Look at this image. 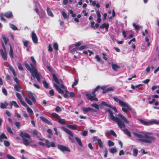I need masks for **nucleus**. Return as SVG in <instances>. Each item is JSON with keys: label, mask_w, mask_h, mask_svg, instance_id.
<instances>
[{"label": "nucleus", "mask_w": 159, "mask_h": 159, "mask_svg": "<svg viewBox=\"0 0 159 159\" xmlns=\"http://www.w3.org/2000/svg\"><path fill=\"white\" fill-rule=\"evenodd\" d=\"M101 106H105L109 107H111V106L108 102L104 101L102 102L101 103Z\"/></svg>", "instance_id": "obj_20"}, {"label": "nucleus", "mask_w": 159, "mask_h": 159, "mask_svg": "<svg viewBox=\"0 0 159 159\" xmlns=\"http://www.w3.org/2000/svg\"><path fill=\"white\" fill-rule=\"evenodd\" d=\"M55 111L57 112H59L61 111V108L59 106H57L55 109Z\"/></svg>", "instance_id": "obj_60"}, {"label": "nucleus", "mask_w": 159, "mask_h": 159, "mask_svg": "<svg viewBox=\"0 0 159 159\" xmlns=\"http://www.w3.org/2000/svg\"><path fill=\"white\" fill-rule=\"evenodd\" d=\"M112 69L115 71H116L118 69L120 68V66L116 64L113 63H111Z\"/></svg>", "instance_id": "obj_18"}, {"label": "nucleus", "mask_w": 159, "mask_h": 159, "mask_svg": "<svg viewBox=\"0 0 159 159\" xmlns=\"http://www.w3.org/2000/svg\"><path fill=\"white\" fill-rule=\"evenodd\" d=\"M109 25L108 24H106V23H104L100 26V28L101 29H102L105 28L106 30H107L109 28Z\"/></svg>", "instance_id": "obj_21"}, {"label": "nucleus", "mask_w": 159, "mask_h": 159, "mask_svg": "<svg viewBox=\"0 0 159 159\" xmlns=\"http://www.w3.org/2000/svg\"><path fill=\"white\" fill-rule=\"evenodd\" d=\"M31 38L33 42L34 43H38V38L36 34L34 32H32L31 34Z\"/></svg>", "instance_id": "obj_11"}, {"label": "nucleus", "mask_w": 159, "mask_h": 159, "mask_svg": "<svg viewBox=\"0 0 159 159\" xmlns=\"http://www.w3.org/2000/svg\"><path fill=\"white\" fill-rule=\"evenodd\" d=\"M23 143L26 146H28L30 144V142H32V141H29L28 140L25 139V138L23 139Z\"/></svg>", "instance_id": "obj_26"}, {"label": "nucleus", "mask_w": 159, "mask_h": 159, "mask_svg": "<svg viewBox=\"0 0 159 159\" xmlns=\"http://www.w3.org/2000/svg\"><path fill=\"white\" fill-rule=\"evenodd\" d=\"M75 139L76 141L77 142L78 144L80 146L82 147L83 145L80 139L78 137H75Z\"/></svg>", "instance_id": "obj_29"}, {"label": "nucleus", "mask_w": 159, "mask_h": 159, "mask_svg": "<svg viewBox=\"0 0 159 159\" xmlns=\"http://www.w3.org/2000/svg\"><path fill=\"white\" fill-rule=\"evenodd\" d=\"M16 95L17 97V98L19 99L20 101L22 99V98L20 94L18 93H16Z\"/></svg>", "instance_id": "obj_43"}, {"label": "nucleus", "mask_w": 159, "mask_h": 159, "mask_svg": "<svg viewBox=\"0 0 159 159\" xmlns=\"http://www.w3.org/2000/svg\"><path fill=\"white\" fill-rule=\"evenodd\" d=\"M43 84L44 87L46 88H48V83L45 80H44L43 82Z\"/></svg>", "instance_id": "obj_54"}, {"label": "nucleus", "mask_w": 159, "mask_h": 159, "mask_svg": "<svg viewBox=\"0 0 159 159\" xmlns=\"http://www.w3.org/2000/svg\"><path fill=\"white\" fill-rule=\"evenodd\" d=\"M117 150L115 148H112L110 149V152L111 153H114L117 152Z\"/></svg>", "instance_id": "obj_48"}, {"label": "nucleus", "mask_w": 159, "mask_h": 159, "mask_svg": "<svg viewBox=\"0 0 159 159\" xmlns=\"http://www.w3.org/2000/svg\"><path fill=\"white\" fill-rule=\"evenodd\" d=\"M92 109L91 107H83L82 108V110L83 111L85 112H87L90 111H91Z\"/></svg>", "instance_id": "obj_38"}, {"label": "nucleus", "mask_w": 159, "mask_h": 159, "mask_svg": "<svg viewBox=\"0 0 159 159\" xmlns=\"http://www.w3.org/2000/svg\"><path fill=\"white\" fill-rule=\"evenodd\" d=\"M78 83V79H77L73 83V84L72 85V87L74 88L75 86Z\"/></svg>", "instance_id": "obj_55"}, {"label": "nucleus", "mask_w": 159, "mask_h": 159, "mask_svg": "<svg viewBox=\"0 0 159 159\" xmlns=\"http://www.w3.org/2000/svg\"><path fill=\"white\" fill-rule=\"evenodd\" d=\"M40 118L42 121L48 125H52L51 122L45 118L43 116H40Z\"/></svg>", "instance_id": "obj_17"}, {"label": "nucleus", "mask_w": 159, "mask_h": 159, "mask_svg": "<svg viewBox=\"0 0 159 159\" xmlns=\"http://www.w3.org/2000/svg\"><path fill=\"white\" fill-rule=\"evenodd\" d=\"M82 43L81 42H79L77 43H76L75 44V46L77 47H78L80 46Z\"/></svg>", "instance_id": "obj_64"}, {"label": "nucleus", "mask_w": 159, "mask_h": 159, "mask_svg": "<svg viewBox=\"0 0 159 159\" xmlns=\"http://www.w3.org/2000/svg\"><path fill=\"white\" fill-rule=\"evenodd\" d=\"M133 25L134 28L137 30H139L142 27L141 26L136 25L135 23H133Z\"/></svg>", "instance_id": "obj_36"}, {"label": "nucleus", "mask_w": 159, "mask_h": 159, "mask_svg": "<svg viewBox=\"0 0 159 159\" xmlns=\"http://www.w3.org/2000/svg\"><path fill=\"white\" fill-rule=\"evenodd\" d=\"M20 101L21 104L25 107H27L28 106V105L26 104V103L23 101L22 99L20 100Z\"/></svg>", "instance_id": "obj_46"}, {"label": "nucleus", "mask_w": 159, "mask_h": 159, "mask_svg": "<svg viewBox=\"0 0 159 159\" xmlns=\"http://www.w3.org/2000/svg\"><path fill=\"white\" fill-rule=\"evenodd\" d=\"M98 142L100 148H102L103 147V143L101 140L100 139H98Z\"/></svg>", "instance_id": "obj_39"}, {"label": "nucleus", "mask_w": 159, "mask_h": 159, "mask_svg": "<svg viewBox=\"0 0 159 159\" xmlns=\"http://www.w3.org/2000/svg\"><path fill=\"white\" fill-rule=\"evenodd\" d=\"M52 77L54 81L57 84H58L60 86V87H59L57 84H54V86L55 88L56 89L59 93L63 94L64 98H68L69 96L68 94L69 93V92L67 89H66L65 90V93H64L63 91L61 89V88L63 89H65V87L62 84V80H58L56 76L54 74H52Z\"/></svg>", "instance_id": "obj_3"}, {"label": "nucleus", "mask_w": 159, "mask_h": 159, "mask_svg": "<svg viewBox=\"0 0 159 159\" xmlns=\"http://www.w3.org/2000/svg\"><path fill=\"white\" fill-rule=\"evenodd\" d=\"M107 111L109 112V115L111 119L113 121L115 122L117 124L118 126L120 129H121L125 127V125L124 122L127 124L129 123V121L123 115L120 114H119L118 116L121 120H123V121L120 120V119L117 117L114 116L112 112L110 110L107 109Z\"/></svg>", "instance_id": "obj_2"}, {"label": "nucleus", "mask_w": 159, "mask_h": 159, "mask_svg": "<svg viewBox=\"0 0 159 159\" xmlns=\"http://www.w3.org/2000/svg\"><path fill=\"white\" fill-rule=\"evenodd\" d=\"M9 55L12 58H14L13 51L11 45L10 44V52H9Z\"/></svg>", "instance_id": "obj_24"}, {"label": "nucleus", "mask_w": 159, "mask_h": 159, "mask_svg": "<svg viewBox=\"0 0 159 159\" xmlns=\"http://www.w3.org/2000/svg\"><path fill=\"white\" fill-rule=\"evenodd\" d=\"M67 126L70 129L74 130H76V128L72 125H68Z\"/></svg>", "instance_id": "obj_57"}, {"label": "nucleus", "mask_w": 159, "mask_h": 159, "mask_svg": "<svg viewBox=\"0 0 159 159\" xmlns=\"http://www.w3.org/2000/svg\"><path fill=\"white\" fill-rule=\"evenodd\" d=\"M28 95L29 98L33 102L35 103L36 100L34 96V94H33L32 92L29 91L28 92Z\"/></svg>", "instance_id": "obj_10"}, {"label": "nucleus", "mask_w": 159, "mask_h": 159, "mask_svg": "<svg viewBox=\"0 0 159 159\" xmlns=\"http://www.w3.org/2000/svg\"><path fill=\"white\" fill-rule=\"evenodd\" d=\"M7 139V137L5 135V134L2 133L0 135V142H2V139Z\"/></svg>", "instance_id": "obj_31"}, {"label": "nucleus", "mask_w": 159, "mask_h": 159, "mask_svg": "<svg viewBox=\"0 0 159 159\" xmlns=\"http://www.w3.org/2000/svg\"><path fill=\"white\" fill-rule=\"evenodd\" d=\"M108 144L109 146H113L114 145V143L111 140H108Z\"/></svg>", "instance_id": "obj_52"}, {"label": "nucleus", "mask_w": 159, "mask_h": 159, "mask_svg": "<svg viewBox=\"0 0 159 159\" xmlns=\"http://www.w3.org/2000/svg\"><path fill=\"white\" fill-rule=\"evenodd\" d=\"M8 105V104L6 102H5L4 103H1L0 107L2 109H5L7 108V106Z\"/></svg>", "instance_id": "obj_25"}, {"label": "nucleus", "mask_w": 159, "mask_h": 159, "mask_svg": "<svg viewBox=\"0 0 159 159\" xmlns=\"http://www.w3.org/2000/svg\"><path fill=\"white\" fill-rule=\"evenodd\" d=\"M133 134L134 136L138 138L139 141L146 143H151L155 139V137L151 133L141 132L138 133L134 132Z\"/></svg>", "instance_id": "obj_1"}, {"label": "nucleus", "mask_w": 159, "mask_h": 159, "mask_svg": "<svg viewBox=\"0 0 159 159\" xmlns=\"http://www.w3.org/2000/svg\"><path fill=\"white\" fill-rule=\"evenodd\" d=\"M31 60L34 65H33L34 66V67H35L34 66H36V62L34 57H31Z\"/></svg>", "instance_id": "obj_50"}, {"label": "nucleus", "mask_w": 159, "mask_h": 159, "mask_svg": "<svg viewBox=\"0 0 159 159\" xmlns=\"http://www.w3.org/2000/svg\"><path fill=\"white\" fill-rule=\"evenodd\" d=\"M20 135L21 137L23 138H30V136L27 133H24L22 131H20Z\"/></svg>", "instance_id": "obj_12"}, {"label": "nucleus", "mask_w": 159, "mask_h": 159, "mask_svg": "<svg viewBox=\"0 0 159 159\" xmlns=\"http://www.w3.org/2000/svg\"><path fill=\"white\" fill-rule=\"evenodd\" d=\"M127 104L128 106V107H126V106H122V107L121 108L122 110L124 112L126 113L127 112V110L128 109L129 110H131V108L130 107L128 103H127Z\"/></svg>", "instance_id": "obj_19"}, {"label": "nucleus", "mask_w": 159, "mask_h": 159, "mask_svg": "<svg viewBox=\"0 0 159 159\" xmlns=\"http://www.w3.org/2000/svg\"><path fill=\"white\" fill-rule=\"evenodd\" d=\"M12 13L11 11H8L4 14V16L7 18H10L12 16Z\"/></svg>", "instance_id": "obj_22"}, {"label": "nucleus", "mask_w": 159, "mask_h": 159, "mask_svg": "<svg viewBox=\"0 0 159 159\" xmlns=\"http://www.w3.org/2000/svg\"><path fill=\"white\" fill-rule=\"evenodd\" d=\"M7 157L8 159H16L10 155H7Z\"/></svg>", "instance_id": "obj_61"}, {"label": "nucleus", "mask_w": 159, "mask_h": 159, "mask_svg": "<svg viewBox=\"0 0 159 159\" xmlns=\"http://www.w3.org/2000/svg\"><path fill=\"white\" fill-rule=\"evenodd\" d=\"M7 129L8 132L11 134H13V133L12 131L11 128L8 126H7Z\"/></svg>", "instance_id": "obj_45"}, {"label": "nucleus", "mask_w": 159, "mask_h": 159, "mask_svg": "<svg viewBox=\"0 0 159 159\" xmlns=\"http://www.w3.org/2000/svg\"><path fill=\"white\" fill-rule=\"evenodd\" d=\"M23 43L24 46L25 47H27L29 44V41L26 40H23Z\"/></svg>", "instance_id": "obj_49"}, {"label": "nucleus", "mask_w": 159, "mask_h": 159, "mask_svg": "<svg viewBox=\"0 0 159 159\" xmlns=\"http://www.w3.org/2000/svg\"><path fill=\"white\" fill-rule=\"evenodd\" d=\"M86 95L87 99L90 101L95 100L96 101H98V98L96 97V95H93L91 93H87Z\"/></svg>", "instance_id": "obj_6"}, {"label": "nucleus", "mask_w": 159, "mask_h": 159, "mask_svg": "<svg viewBox=\"0 0 159 159\" xmlns=\"http://www.w3.org/2000/svg\"><path fill=\"white\" fill-rule=\"evenodd\" d=\"M25 98L27 102L30 105H32V103L31 101H30V99H29L27 98L26 97H25Z\"/></svg>", "instance_id": "obj_41"}, {"label": "nucleus", "mask_w": 159, "mask_h": 159, "mask_svg": "<svg viewBox=\"0 0 159 159\" xmlns=\"http://www.w3.org/2000/svg\"><path fill=\"white\" fill-rule=\"evenodd\" d=\"M57 147L58 149L62 152L66 151L69 152H70V150L66 146L59 144Z\"/></svg>", "instance_id": "obj_7"}, {"label": "nucleus", "mask_w": 159, "mask_h": 159, "mask_svg": "<svg viewBox=\"0 0 159 159\" xmlns=\"http://www.w3.org/2000/svg\"><path fill=\"white\" fill-rule=\"evenodd\" d=\"M124 133L129 137H131V135L130 132L127 129H124L123 130Z\"/></svg>", "instance_id": "obj_35"}, {"label": "nucleus", "mask_w": 159, "mask_h": 159, "mask_svg": "<svg viewBox=\"0 0 159 159\" xmlns=\"http://www.w3.org/2000/svg\"><path fill=\"white\" fill-rule=\"evenodd\" d=\"M58 122L61 124H64L66 122V120H65L61 119V117H60L58 120Z\"/></svg>", "instance_id": "obj_34"}, {"label": "nucleus", "mask_w": 159, "mask_h": 159, "mask_svg": "<svg viewBox=\"0 0 159 159\" xmlns=\"http://www.w3.org/2000/svg\"><path fill=\"white\" fill-rule=\"evenodd\" d=\"M0 52L3 59L5 60H7V57L6 50H3L1 49L0 50Z\"/></svg>", "instance_id": "obj_9"}, {"label": "nucleus", "mask_w": 159, "mask_h": 159, "mask_svg": "<svg viewBox=\"0 0 159 159\" xmlns=\"http://www.w3.org/2000/svg\"><path fill=\"white\" fill-rule=\"evenodd\" d=\"M14 88L15 90L17 91H20L21 89V87L19 84L15 85Z\"/></svg>", "instance_id": "obj_27"}, {"label": "nucleus", "mask_w": 159, "mask_h": 159, "mask_svg": "<svg viewBox=\"0 0 159 159\" xmlns=\"http://www.w3.org/2000/svg\"><path fill=\"white\" fill-rule=\"evenodd\" d=\"M119 97L120 96L113 97V98L114 100L118 103L121 106H126L128 107V106L127 104V102L120 100Z\"/></svg>", "instance_id": "obj_5"}, {"label": "nucleus", "mask_w": 159, "mask_h": 159, "mask_svg": "<svg viewBox=\"0 0 159 159\" xmlns=\"http://www.w3.org/2000/svg\"><path fill=\"white\" fill-rule=\"evenodd\" d=\"M40 118L42 121L48 125H52L51 122L45 118L43 116H40Z\"/></svg>", "instance_id": "obj_16"}, {"label": "nucleus", "mask_w": 159, "mask_h": 159, "mask_svg": "<svg viewBox=\"0 0 159 159\" xmlns=\"http://www.w3.org/2000/svg\"><path fill=\"white\" fill-rule=\"evenodd\" d=\"M27 111L30 113L32 114L33 113V112L32 110L30 108L29 106L27 107Z\"/></svg>", "instance_id": "obj_51"}, {"label": "nucleus", "mask_w": 159, "mask_h": 159, "mask_svg": "<svg viewBox=\"0 0 159 159\" xmlns=\"http://www.w3.org/2000/svg\"><path fill=\"white\" fill-rule=\"evenodd\" d=\"M62 129L66 133L68 134L71 137H73V135L72 132L69 130L67 129L64 127H61Z\"/></svg>", "instance_id": "obj_13"}, {"label": "nucleus", "mask_w": 159, "mask_h": 159, "mask_svg": "<svg viewBox=\"0 0 159 159\" xmlns=\"http://www.w3.org/2000/svg\"><path fill=\"white\" fill-rule=\"evenodd\" d=\"M159 124V120L155 119H152L149 120V125L153 124L158 125Z\"/></svg>", "instance_id": "obj_15"}, {"label": "nucleus", "mask_w": 159, "mask_h": 159, "mask_svg": "<svg viewBox=\"0 0 159 159\" xmlns=\"http://www.w3.org/2000/svg\"><path fill=\"white\" fill-rule=\"evenodd\" d=\"M106 134H107L110 135H113L115 136V137H116V133L112 130H107L106 132Z\"/></svg>", "instance_id": "obj_14"}, {"label": "nucleus", "mask_w": 159, "mask_h": 159, "mask_svg": "<svg viewBox=\"0 0 159 159\" xmlns=\"http://www.w3.org/2000/svg\"><path fill=\"white\" fill-rule=\"evenodd\" d=\"M47 11L48 14V15L51 16V17H53V15L52 12V11H51L50 9L48 8V7L47 9Z\"/></svg>", "instance_id": "obj_28"}, {"label": "nucleus", "mask_w": 159, "mask_h": 159, "mask_svg": "<svg viewBox=\"0 0 159 159\" xmlns=\"http://www.w3.org/2000/svg\"><path fill=\"white\" fill-rule=\"evenodd\" d=\"M32 134L33 135L37 136L38 138H39V133L38 130H34Z\"/></svg>", "instance_id": "obj_37"}, {"label": "nucleus", "mask_w": 159, "mask_h": 159, "mask_svg": "<svg viewBox=\"0 0 159 159\" xmlns=\"http://www.w3.org/2000/svg\"><path fill=\"white\" fill-rule=\"evenodd\" d=\"M88 48V46L86 45L82 46L79 47H77L76 48V49H78L79 50H81L87 48Z\"/></svg>", "instance_id": "obj_33"}, {"label": "nucleus", "mask_w": 159, "mask_h": 159, "mask_svg": "<svg viewBox=\"0 0 159 159\" xmlns=\"http://www.w3.org/2000/svg\"><path fill=\"white\" fill-rule=\"evenodd\" d=\"M45 142L46 143V146L48 148L56 147L55 144L53 142H50L48 140L46 139L45 140Z\"/></svg>", "instance_id": "obj_8"}, {"label": "nucleus", "mask_w": 159, "mask_h": 159, "mask_svg": "<svg viewBox=\"0 0 159 159\" xmlns=\"http://www.w3.org/2000/svg\"><path fill=\"white\" fill-rule=\"evenodd\" d=\"M52 116L53 117L55 118L58 120L60 117L57 114L55 113H52Z\"/></svg>", "instance_id": "obj_30"}, {"label": "nucleus", "mask_w": 159, "mask_h": 159, "mask_svg": "<svg viewBox=\"0 0 159 159\" xmlns=\"http://www.w3.org/2000/svg\"><path fill=\"white\" fill-rule=\"evenodd\" d=\"M91 106L94 107L96 109L99 110V107L98 105L96 103H93L91 104Z\"/></svg>", "instance_id": "obj_40"}, {"label": "nucleus", "mask_w": 159, "mask_h": 159, "mask_svg": "<svg viewBox=\"0 0 159 159\" xmlns=\"http://www.w3.org/2000/svg\"><path fill=\"white\" fill-rule=\"evenodd\" d=\"M10 27L13 30H18L17 27L14 25L12 24H10Z\"/></svg>", "instance_id": "obj_44"}, {"label": "nucleus", "mask_w": 159, "mask_h": 159, "mask_svg": "<svg viewBox=\"0 0 159 159\" xmlns=\"http://www.w3.org/2000/svg\"><path fill=\"white\" fill-rule=\"evenodd\" d=\"M62 14L64 18L66 19L67 18V15L64 11H62Z\"/></svg>", "instance_id": "obj_59"}, {"label": "nucleus", "mask_w": 159, "mask_h": 159, "mask_svg": "<svg viewBox=\"0 0 159 159\" xmlns=\"http://www.w3.org/2000/svg\"><path fill=\"white\" fill-rule=\"evenodd\" d=\"M4 143L5 146L6 147H8L10 145L9 143L7 141H4Z\"/></svg>", "instance_id": "obj_62"}, {"label": "nucleus", "mask_w": 159, "mask_h": 159, "mask_svg": "<svg viewBox=\"0 0 159 159\" xmlns=\"http://www.w3.org/2000/svg\"><path fill=\"white\" fill-rule=\"evenodd\" d=\"M20 101L21 104L25 107H27L28 106V105L26 104V103L23 101L22 99L20 100Z\"/></svg>", "instance_id": "obj_47"}, {"label": "nucleus", "mask_w": 159, "mask_h": 159, "mask_svg": "<svg viewBox=\"0 0 159 159\" xmlns=\"http://www.w3.org/2000/svg\"><path fill=\"white\" fill-rule=\"evenodd\" d=\"M11 108L12 107V106L13 105L14 107L16 108H18L19 107V106L17 105L16 102L15 101H12L11 102Z\"/></svg>", "instance_id": "obj_32"}, {"label": "nucleus", "mask_w": 159, "mask_h": 159, "mask_svg": "<svg viewBox=\"0 0 159 159\" xmlns=\"http://www.w3.org/2000/svg\"><path fill=\"white\" fill-rule=\"evenodd\" d=\"M58 45L57 43H55L53 44L54 48L56 50H57L58 49Z\"/></svg>", "instance_id": "obj_56"}, {"label": "nucleus", "mask_w": 159, "mask_h": 159, "mask_svg": "<svg viewBox=\"0 0 159 159\" xmlns=\"http://www.w3.org/2000/svg\"><path fill=\"white\" fill-rule=\"evenodd\" d=\"M2 92L5 95H6V96L7 95V91L4 88H2Z\"/></svg>", "instance_id": "obj_63"}, {"label": "nucleus", "mask_w": 159, "mask_h": 159, "mask_svg": "<svg viewBox=\"0 0 159 159\" xmlns=\"http://www.w3.org/2000/svg\"><path fill=\"white\" fill-rule=\"evenodd\" d=\"M25 66L26 68L30 71L31 74V80H33L35 77L38 82L40 83V74L37 72V71L35 67L32 64H30V66L27 63H25Z\"/></svg>", "instance_id": "obj_4"}, {"label": "nucleus", "mask_w": 159, "mask_h": 159, "mask_svg": "<svg viewBox=\"0 0 159 159\" xmlns=\"http://www.w3.org/2000/svg\"><path fill=\"white\" fill-rule=\"evenodd\" d=\"M138 120L141 123V124L146 125H149V121H144L143 120L141 119H138Z\"/></svg>", "instance_id": "obj_23"}, {"label": "nucleus", "mask_w": 159, "mask_h": 159, "mask_svg": "<svg viewBox=\"0 0 159 159\" xmlns=\"http://www.w3.org/2000/svg\"><path fill=\"white\" fill-rule=\"evenodd\" d=\"M133 155L136 157L137 156L138 154V150L136 149H133Z\"/></svg>", "instance_id": "obj_53"}, {"label": "nucleus", "mask_w": 159, "mask_h": 159, "mask_svg": "<svg viewBox=\"0 0 159 159\" xmlns=\"http://www.w3.org/2000/svg\"><path fill=\"white\" fill-rule=\"evenodd\" d=\"M2 38L3 39L5 44H7V42H8V39H7L5 36L3 35H2Z\"/></svg>", "instance_id": "obj_42"}, {"label": "nucleus", "mask_w": 159, "mask_h": 159, "mask_svg": "<svg viewBox=\"0 0 159 159\" xmlns=\"http://www.w3.org/2000/svg\"><path fill=\"white\" fill-rule=\"evenodd\" d=\"M17 66L19 70H23V68L20 63H18L17 64Z\"/></svg>", "instance_id": "obj_58"}]
</instances>
